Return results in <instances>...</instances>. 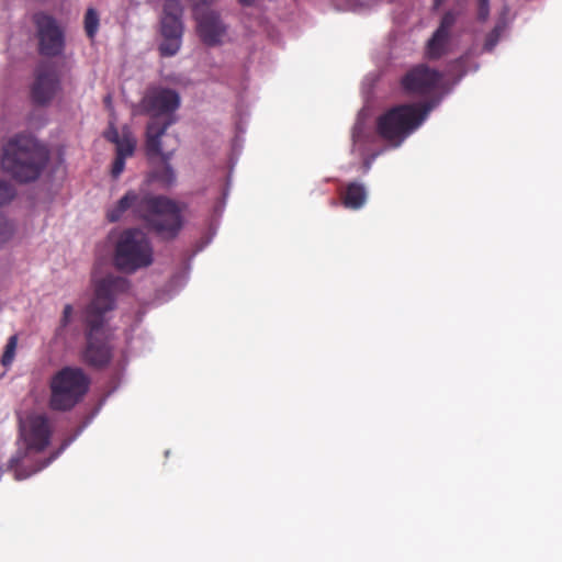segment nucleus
I'll return each mask as SVG.
<instances>
[{"label":"nucleus","instance_id":"f257e3e1","mask_svg":"<svg viewBox=\"0 0 562 562\" xmlns=\"http://www.w3.org/2000/svg\"><path fill=\"white\" fill-rule=\"evenodd\" d=\"M130 281L124 277L106 276L94 284L93 296L83 311L86 346L82 360L90 367H106L112 347L105 335L106 314L116 306V296L127 292Z\"/></svg>","mask_w":562,"mask_h":562},{"label":"nucleus","instance_id":"f03ea898","mask_svg":"<svg viewBox=\"0 0 562 562\" xmlns=\"http://www.w3.org/2000/svg\"><path fill=\"white\" fill-rule=\"evenodd\" d=\"M142 220L149 231L164 239H173L182 228L183 205L164 195H149L128 190L106 211L110 223L119 222L126 212Z\"/></svg>","mask_w":562,"mask_h":562},{"label":"nucleus","instance_id":"7ed1b4c3","mask_svg":"<svg viewBox=\"0 0 562 562\" xmlns=\"http://www.w3.org/2000/svg\"><path fill=\"white\" fill-rule=\"evenodd\" d=\"M179 93L169 88H154L147 91L140 102L142 111L150 115L146 127V155L160 153V140L176 122V111L180 106Z\"/></svg>","mask_w":562,"mask_h":562},{"label":"nucleus","instance_id":"20e7f679","mask_svg":"<svg viewBox=\"0 0 562 562\" xmlns=\"http://www.w3.org/2000/svg\"><path fill=\"white\" fill-rule=\"evenodd\" d=\"M46 161L45 149L31 135L16 134L3 145L1 166L19 182L36 180Z\"/></svg>","mask_w":562,"mask_h":562},{"label":"nucleus","instance_id":"39448f33","mask_svg":"<svg viewBox=\"0 0 562 562\" xmlns=\"http://www.w3.org/2000/svg\"><path fill=\"white\" fill-rule=\"evenodd\" d=\"M435 106V101L392 106L378 116L376 134L389 147L397 148L424 123Z\"/></svg>","mask_w":562,"mask_h":562},{"label":"nucleus","instance_id":"423d86ee","mask_svg":"<svg viewBox=\"0 0 562 562\" xmlns=\"http://www.w3.org/2000/svg\"><path fill=\"white\" fill-rule=\"evenodd\" d=\"M90 379L81 368L64 367L49 381L48 406L52 411L69 412L82 401Z\"/></svg>","mask_w":562,"mask_h":562},{"label":"nucleus","instance_id":"0eeeda50","mask_svg":"<svg viewBox=\"0 0 562 562\" xmlns=\"http://www.w3.org/2000/svg\"><path fill=\"white\" fill-rule=\"evenodd\" d=\"M153 247L147 236L137 228L121 233L115 245L114 265L126 273H133L153 263Z\"/></svg>","mask_w":562,"mask_h":562},{"label":"nucleus","instance_id":"6e6552de","mask_svg":"<svg viewBox=\"0 0 562 562\" xmlns=\"http://www.w3.org/2000/svg\"><path fill=\"white\" fill-rule=\"evenodd\" d=\"M442 79V72L426 64H418L402 77L401 86L407 94L427 97L439 89Z\"/></svg>","mask_w":562,"mask_h":562},{"label":"nucleus","instance_id":"1a4fd4ad","mask_svg":"<svg viewBox=\"0 0 562 562\" xmlns=\"http://www.w3.org/2000/svg\"><path fill=\"white\" fill-rule=\"evenodd\" d=\"M31 97L35 104L45 105L53 100L60 88V74L57 64L42 60L34 72Z\"/></svg>","mask_w":562,"mask_h":562},{"label":"nucleus","instance_id":"9d476101","mask_svg":"<svg viewBox=\"0 0 562 562\" xmlns=\"http://www.w3.org/2000/svg\"><path fill=\"white\" fill-rule=\"evenodd\" d=\"M50 436L52 427L49 419L42 414L31 416L23 431L26 453L29 451H43L49 445Z\"/></svg>","mask_w":562,"mask_h":562},{"label":"nucleus","instance_id":"9b49d317","mask_svg":"<svg viewBox=\"0 0 562 562\" xmlns=\"http://www.w3.org/2000/svg\"><path fill=\"white\" fill-rule=\"evenodd\" d=\"M182 16L183 8L179 0H165L160 15V35H182L184 32Z\"/></svg>","mask_w":562,"mask_h":562},{"label":"nucleus","instance_id":"f8f14e48","mask_svg":"<svg viewBox=\"0 0 562 562\" xmlns=\"http://www.w3.org/2000/svg\"><path fill=\"white\" fill-rule=\"evenodd\" d=\"M193 15L199 35H223L226 32V25L217 12L207 8H195Z\"/></svg>","mask_w":562,"mask_h":562},{"label":"nucleus","instance_id":"ddd939ff","mask_svg":"<svg viewBox=\"0 0 562 562\" xmlns=\"http://www.w3.org/2000/svg\"><path fill=\"white\" fill-rule=\"evenodd\" d=\"M175 147L171 150H164L162 145L160 144V153L148 156L149 159L160 156L161 157V165L156 167L154 170H151L148 175V180L160 183L164 188H169L176 182V173L172 167L169 164V160L171 159Z\"/></svg>","mask_w":562,"mask_h":562},{"label":"nucleus","instance_id":"4468645a","mask_svg":"<svg viewBox=\"0 0 562 562\" xmlns=\"http://www.w3.org/2000/svg\"><path fill=\"white\" fill-rule=\"evenodd\" d=\"M339 198L346 209L360 210L367 203L368 190L362 182L350 181L344 189L339 190Z\"/></svg>","mask_w":562,"mask_h":562},{"label":"nucleus","instance_id":"2eb2a0df","mask_svg":"<svg viewBox=\"0 0 562 562\" xmlns=\"http://www.w3.org/2000/svg\"><path fill=\"white\" fill-rule=\"evenodd\" d=\"M26 454V451H18L14 456H12V458L9 461V469L12 471L13 477L16 481H22L30 477L31 475L40 472L47 464L42 463L32 465L31 468H26L23 464Z\"/></svg>","mask_w":562,"mask_h":562},{"label":"nucleus","instance_id":"dca6fc26","mask_svg":"<svg viewBox=\"0 0 562 562\" xmlns=\"http://www.w3.org/2000/svg\"><path fill=\"white\" fill-rule=\"evenodd\" d=\"M453 37H430L426 45V57L431 60L448 55L452 49Z\"/></svg>","mask_w":562,"mask_h":562},{"label":"nucleus","instance_id":"f3484780","mask_svg":"<svg viewBox=\"0 0 562 562\" xmlns=\"http://www.w3.org/2000/svg\"><path fill=\"white\" fill-rule=\"evenodd\" d=\"M33 22L37 29L36 35H63L55 18L45 12H36L33 15Z\"/></svg>","mask_w":562,"mask_h":562},{"label":"nucleus","instance_id":"a211bd4d","mask_svg":"<svg viewBox=\"0 0 562 562\" xmlns=\"http://www.w3.org/2000/svg\"><path fill=\"white\" fill-rule=\"evenodd\" d=\"M462 14V9L454 7L447 10L441 19L438 27L432 32L431 35H450V32L456 27Z\"/></svg>","mask_w":562,"mask_h":562},{"label":"nucleus","instance_id":"6ab92c4d","mask_svg":"<svg viewBox=\"0 0 562 562\" xmlns=\"http://www.w3.org/2000/svg\"><path fill=\"white\" fill-rule=\"evenodd\" d=\"M64 45V37H40V53L46 57L59 55Z\"/></svg>","mask_w":562,"mask_h":562},{"label":"nucleus","instance_id":"aec40b11","mask_svg":"<svg viewBox=\"0 0 562 562\" xmlns=\"http://www.w3.org/2000/svg\"><path fill=\"white\" fill-rule=\"evenodd\" d=\"M510 10L507 5H504L497 16L495 25L490 35H502L506 32L512 23Z\"/></svg>","mask_w":562,"mask_h":562},{"label":"nucleus","instance_id":"412c9836","mask_svg":"<svg viewBox=\"0 0 562 562\" xmlns=\"http://www.w3.org/2000/svg\"><path fill=\"white\" fill-rule=\"evenodd\" d=\"M180 47L181 37H164L158 49L162 57H171L178 53Z\"/></svg>","mask_w":562,"mask_h":562},{"label":"nucleus","instance_id":"4be33fe9","mask_svg":"<svg viewBox=\"0 0 562 562\" xmlns=\"http://www.w3.org/2000/svg\"><path fill=\"white\" fill-rule=\"evenodd\" d=\"M116 145V156L127 158L133 155L135 149V139L128 135H124L122 139L115 144Z\"/></svg>","mask_w":562,"mask_h":562},{"label":"nucleus","instance_id":"5701e85b","mask_svg":"<svg viewBox=\"0 0 562 562\" xmlns=\"http://www.w3.org/2000/svg\"><path fill=\"white\" fill-rule=\"evenodd\" d=\"M99 14L95 9L89 8L85 14V31L87 35H94L99 27Z\"/></svg>","mask_w":562,"mask_h":562},{"label":"nucleus","instance_id":"b1692460","mask_svg":"<svg viewBox=\"0 0 562 562\" xmlns=\"http://www.w3.org/2000/svg\"><path fill=\"white\" fill-rule=\"evenodd\" d=\"M74 314V307L71 304H66L63 310V314L59 321V325L56 328V336H63L66 327L70 324Z\"/></svg>","mask_w":562,"mask_h":562},{"label":"nucleus","instance_id":"393cba45","mask_svg":"<svg viewBox=\"0 0 562 562\" xmlns=\"http://www.w3.org/2000/svg\"><path fill=\"white\" fill-rule=\"evenodd\" d=\"M469 57H470L469 54H465V55L459 57L458 59H456L451 64V66L448 70L449 74L454 75V70H457L458 71V80H460L468 71V69L465 68V64H467Z\"/></svg>","mask_w":562,"mask_h":562},{"label":"nucleus","instance_id":"a878e982","mask_svg":"<svg viewBox=\"0 0 562 562\" xmlns=\"http://www.w3.org/2000/svg\"><path fill=\"white\" fill-rule=\"evenodd\" d=\"M14 195V188L10 183L0 180V206L9 203Z\"/></svg>","mask_w":562,"mask_h":562},{"label":"nucleus","instance_id":"bb28decb","mask_svg":"<svg viewBox=\"0 0 562 562\" xmlns=\"http://www.w3.org/2000/svg\"><path fill=\"white\" fill-rule=\"evenodd\" d=\"M16 336H11L7 342L4 352L2 355V363L3 366H8L12 362L15 348H16Z\"/></svg>","mask_w":562,"mask_h":562},{"label":"nucleus","instance_id":"cd10ccee","mask_svg":"<svg viewBox=\"0 0 562 562\" xmlns=\"http://www.w3.org/2000/svg\"><path fill=\"white\" fill-rule=\"evenodd\" d=\"M13 234L12 225L0 215V243L7 241Z\"/></svg>","mask_w":562,"mask_h":562},{"label":"nucleus","instance_id":"c85d7f7f","mask_svg":"<svg viewBox=\"0 0 562 562\" xmlns=\"http://www.w3.org/2000/svg\"><path fill=\"white\" fill-rule=\"evenodd\" d=\"M490 14V0H477V19L485 21Z\"/></svg>","mask_w":562,"mask_h":562},{"label":"nucleus","instance_id":"c756f323","mask_svg":"<svg viewBox=\"0 0 562 562\" xmlns=\"http://www.w3.org/2000/svg\"><path fill=\"white\" fill-rule=\"evenodd\" d=\"M125 159L126 158L115 156V159L112 165V170H111L113 178H117L123 172V170L125 168Z\"/></svg>","mask_w":562,"mask_h":562},{"label":"nucleus","instance_id":"7c9ffc66","mask_svg":"<svg viewBox=\"0 0 562 562\" xmlns=\"http://www.w3.org/2000/svg\"><path fill=\"white\" fill-rule=\"evenodd\" d=\"M104 137L113 144H116L122 139L119 131L115 128V126L112 123L110 124L108 131L104 133Z\"/></svg>","mask_w":562,"mask_h":562},{"label":"nucleus","instance_id":"2f4dec72","mask_svg":"<svg viewBox=\"0 0 562 562\" xmlns=\"http://www.w3.org/2000/svg\"><path fill=\"white\" fill-rule=\"evenodd\" d=\"M381 153H382V151L372 153V154L368 155V156L363 159V171H364V172H368V171L371 169V166H372L373 161L375 160V158H376Z\"/></svg>","mask_w":562,"mask_h":562},{"label":"nucleus","instance_id":"473e14b6","mask_svg":"<svg viewBox=\"0 0 562 562\" xmlns=\"http://www.w3.org/2000/svg\"><path fill=\"white\" fill-rule=\"evenodd\" d=\"M363 138V131L361 127H356L352 132V142H353V149L356 150L358 144L362 140Z\"/></svg>","mask_w":562,"mask_h":562},{"label":"nucleus","instance_id":"72a5a7b5","mask_svg":"<svg viewBox=\"0 0 562 562\" xmlns=\"http://www.w3.org/2000/svg\"><path fill=\"white\" fill-rule=\"evenodd\" d=\"M189 1L192 3L193 9H195V8H206L205 5L211 4L215 0H189Z\"/></svg>","mask_w":562,"mask_h":562},{"label":"nucleus","instance_id":"f704fd0d","mask_svg":"<svg viewBox=\"0 0 562 562\" xmlns=\"http://www.w3.org/2000/svg\"><path fill=\"white\" fill-rule=\"evenodd\" d=\"M202 38L206 46H215L217 44H221V37L210 36V37H202Z\"/></svg>","mask_w":562,"mask_h":562},{"label":"nucleus","instance_id":"c9c22d12","mask_svg":"<svg viewBox=\"0 0 562 562\" xmlns=\"http://www.w3.org/2000/svg\"><path fill=\"white\" fill-rule=\"evenodd\" d=\"M446 0H434L432 10H438Z\"/></svg>","mask_w":562,"mask_h":562},{"label":"nucleus","instance_id":"e433bc0d","mask_svg":"<svg viewBox=\"0 0 562 562\" xmlns=\"http://www.w3.org/2000/svg\"><path fill=\"white\" fill-rule=\"evenodd\" d=\"M496 41H488L486 44H485V47L484 49L486 50H492V48L494 47Z\"/></svg>","mask_w":562,"mask_h":562},{"label":"nucleus","instance_id":"4c0bfd02","mask_svg":"<svg viewBox=\"0 0 562 562\" xmlns=\"http://www.w3.org/2000/svg\"><path fill=\"white\" fill-rule=\"evenodd\" d=\"M243 4H246V5H249L251 4L255 0H239Z\"/></svg>","mask_w":562,"mask_h":562},{"label":"nucleus","instance_id":"58836bf2","mask_svg":"<svg viewBox=\"0 0 562 562\" xmlns=\"http://www.w3.org/2000/svg\"><path fill=\"white\" fill-rule=\"evenodd\" d=\"M104 103L106 105H110L111 104V97L110 95H106L105 99H104Z\"/></svg>","mask_w":562,"mask_h":562}]
</instances>
